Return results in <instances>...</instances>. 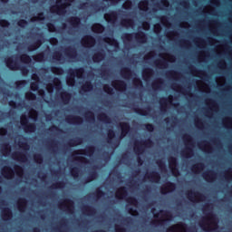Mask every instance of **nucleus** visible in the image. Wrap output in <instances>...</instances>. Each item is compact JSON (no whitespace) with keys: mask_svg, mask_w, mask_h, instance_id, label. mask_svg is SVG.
Segmentation results:
<instances>
[{"mask_svg":"<svg viewBox=\"0 0 232 232\" xmlns=\"http://www.w3.org/2000/svg\"><path fill=\"white\" fill-rule=\"evenodd\" d=\"M14 55L5 58V64L13 72L15 70H19L22 73V75L26 76L28 73H30V70L26 65H20L19 63H17V60H14Z\"/></svg>","mask_w":232,"mask_h":232,"instance_id":"nucleus-1","label":"nucleus"},{"mask_svg":"<svg viewBox=\"0 0 232 232\" xmlns=\"http://www.w3.org/2000/svg\"><path fill=\"white\" fill-rule=\"evenodd\" d=\"M133 37L137 41V43H140V44H144V43L148 41V36L146 35V33L142 31H139L137 33H125L124 34H122L121 39L124 43H126V41H131Z\"/></svg>","mask_w":232,"mask_h":232,"instance_id":"nucleus-2","label":"nucleus"},{"mask_svg":"<svg viewBox=\"0 0 232 232\" xmlns=\"http://www.w3.org/2000/svg\"><path fill=\"white\" fill-rule=\"evenodd\" d=\"M69 77L66 79V82L68 86H74L75 85V75L78 79H81L82 75H84V68L80 67L77 69H70L69 70Z\"/></svg>","mask_w":232,"mask_h":232,"instance_id":"nucleus-3","label":"nucleus"},{"mask_svg":"<svg viewBox=\"0 0 232 232\" xmlns=\"http://www.w3.org/2000/svg\"><path fill=\"white\" fill-rule=\"evenodd\" d=\"M213 208H211V204H206L203 206L202 211L205 215H207L208 222H210L211 226L214 227H218V224L217 223V216L212 212Z\"/></svg>","mask_w":232,"mask_h":232,"instance_id":"nucleus-4","label":"nucleus"},{"mask_svg":"<svg viewBox=\"0 0 232 232\" xmlns=\"http://www.w3.org/2000/svg\"><path fill=\"white\" fill-rule=\"evenodd\" d=\"M66 2L63 4V0H57L56 5L51 8V12L56 13L58 15L66 13V6H70L71 3L75 0H65Z\"/></svg>","mask_w":232,"mask_h":232,"instance_id":"nucleus-5","label":"nucleus"},{"mask_svg":"<svg viewBox=\"0 0 232 232\" xmlns=\"http://www.w3.org/2000/svg\"><path fill=\"white\" fill-rule=\"evenodd\" d=\"M20 124L25 133H34L35 130H37L35 123H30L26 115L21 116Z\"/></svg>","mask_w":232,"mask_h":232,"instance_id":"nucleus-6","label":"nucleus"},{"mask_svg":"<svg viewBox=\"0 0 232 232\" xmlns=\"http://www.w3.org/2000/svg\"><path fill=\"white\" fill-rule=\"evenodd\" d=\"M153 144V141L149 139L145 140H136L134 142V152L137 153L138 155H140L144 153V150L146 148H150Z\"/></svg>","mask_w":232,"mask_h":232,"instance_id":"nucleus-7","label":"nucleus"},{"mask_svg":"<svg viewBox=\"0 0 232 232\" xmlns=\"http://www.w3.org/2000/svg\"><path fill=\"white\" fill-rule=\"evenodd\" d=\"M168 162L169 168L171 170L172 175H174V177H179V175H180V172L179 171V168H177V166H179V161L177 160V158L169 157L168 159Z\"/></svg>","mask_w":232,"mask_h":232,"instance_id":"nucleus-8","label":"nucleus"},{"mask_svg":"<svg viewBox=\"0 0 232 232\" xmlns=\"http://www.w3.org/2000/svg\"><path fill=\"white\" fill-rule=\"evenodd\" d=\"M168 104H173V95H169L168 98L161 97L160 99V110L161 113H166V111H168Z\"/></svg>","mask_w":232,"mask_h":232,"instance_id":"nucleus-9","label":"nucleus"},{"mask_svg":"<svg viewBox=\"0 0 232 232\" xmlns=\"http://www.w3.org/2000/svg\"><path fill=\"white\" fill-rule=\"evenodd\" d=\"M53 84H49L46 87L48 93H53L54 88L57 92H59V90H63V82H61V79L55 77L53 78Z\"/></svg>","mask_w":232,"mask_h":232,"instance_id":"nucleus-10","label":"nucleus"},{"mask_svg":"<svg viewBox=\"0 0 232 232\" xmlns=\"http://www.w3.org/2000/svg\"><path fill=\"white\" fill-rule=\"evenodd\" d=\"M81 43L82 46H85L87 48H92L95 46V43H97V41L95 40V37L92 36V34H87L82 37Z\"/></svg>","mask_w":232,"mask_h":232,"instance_id":"nucleus-11","label":"nucleus"},{"mask_svg":"<svg viewBox=\"0 0 232 232\" xmlns=\"http://www.w3.org/2000/svg\"><path fill=\"white\" fill-rule=\"evenodd\" d=\"M187 197L190 202H195V198H198L199 200H206V195L198 192V191H193L189 190L187 192Z\"/></svg>","mask_w":232,"mask_h":232,"instance_id":"nucleus-12","label":"nucleus"},{"mask_svg":"<svg viewBox=\"0 0 232 232\" xmlns=\"http://www.w3.org/2000/svg\"><path fill=\"white\" fill-rule=\"evenodd\" d=\"M119 17V14L117 11H111L104 14V19L109 23V24H115L117 23V19Z\"/></svg>","mask_w":232,"mask_h":232,"instance_id":"nucleus-13","label":"nucleus"},{"mask_svg":"<svg viewBox=\"0 0 232 232\" xmlns=\"http://www.w3.org/2000/svg\"><path fill=\"white\" fill-rule=\"evenodd\" d=\"M95 153V146L91 145L85 148V150L74 151V155H86L87 157H92Z\"/></svg>","mask_w":232,"mask_h":232,"instance_id":"nucleus-14","label":"nucleus"},{"mask_svg":"<svg viewBox=\"0 0 232 232\" xmlns=\"http://www.w3.org/2000/svg\"><path fill=\"white\" fill-rule=\"evenodd\" d=\"M177 189V185L171 181H168L165 187L160 188L161 195H166V193H169V191H175Z\"/></svg>","mask_w":232,"mask_h":232,"instance_id":"nucleus-15","label":"nucleus"},{"mask_svg":"<svg viewBox=\"0 0 232 232\" xmlns=\"http://www.w3.org/2000/svg\"><path fill=\"white\" fill-rule=\"evenodd\" d=\"M202 177L207 182H213L217 179V172H215L213 169H210L207 172H204Z\"/></svg>","mask_w":232,"mask_h":232,"instance_id":"nucleus-16","label":"nucleus"},{"mask_svg":"<svg viewBox=\"0 0 232 232\" xmlns=\"http://www.w3.org/2000/svg\"><path fill=\"white\" fill-rule=\"evenodd\" d=\"M64 54L69 59H75L77 57V49H75L73 46H68L64 50Z\"/></svg>","mask_w":232,"mask_h":232,"instance_id":"nucleus-17","label":"nucleus"},{"mask_svg":"<svg viewBox=\"0 0 232 232\" xmlns=\"http://www.w3.org/2000/svg\"><path fill=\"white\" fill-rule=\"evenodd\" d=\"M68 124H82L83 120L81 116L70 115L65 119Z\"/></svg>","mask_w":232,"mask_h":232,"instance_id":"nucleus-18","label":"nucleus"},{"mask_svg":"<svg viewBox=\"0 0 232 232\" xmlns=\"http://www.w3.org/2000/svg\"><path fill=\"white\" fill-rule=\"evenodd\" d=\"M121 139H124V137H126V135L130 133V130H131V126H130V123L128 122H121Z\"/></svg>","mask_w":232,"mask_h":232,"instance_id":"nucleus-19","label":"nucleus"},{"mask_svg":"<svg viewBox=\"0 0 232 232\" xmlns=\"http://www.w3.org/2000/svg\"><path fill=\"white\" fill-rule=\"evenodd\" d=\"M111 86L116 90H121V91L126 90V88L128 87V85L126 84V82L122 80H116L112 82Z\"/></svg>","mask_w":232,"mask_h":232,"instance_id":"nucleus-20","label":"nucleus"},{"mask_svg":"<svg viewBox=\"0 0 232 232\" xmlns=\"http://www.w3.org/2000/svg\"><path fill=\"white\" fill-rule=\"evenodd\" d=\"M2 175L5 179H13L14 178V169L12 167L5 166L2 169Z\"/></svg>","mask_w":232,"mask_h":232,"instance_id":"nucleus-21","label":"nucleus"},{"mask_svg":"<svg viewBox=\"0 0 232 232\" xmlns=\"http://www.w3.org/2000/svg\"><path fill=\"white\" fill-rule=\"evenodd\" d=\"M146 177L149 179V180L156 182V184L160 182V174L155 170L149 173Z\"/></svg>","mask_w":232,"mask_h":232,"instance_id":"nucleus-22","label":"nucleus"},{"mask_svg":"<svg viewBox=\"0 0 232 232\" xmlns=\"http://www.w3.org/2000/svg\"><path fill=\"white\" fill-rule=\"evenodd\" d=\"M67 22L72 28H79V26H81V18L79 16H71L68 18Z\"/></svg>","mask_w":232,"mask_h":232,"instance_id":"nucleus-23","label":"nucleus"},{"mask_svg":"<svg viewBox=\"0 0 232 232\" xmlns=\"http://www.w3.org/2000/svg\"><path fill=\"white\" fill-rule=\"evenodd\" d=\"M12 158L14 160H19L20 162H26V160H28L26 154H24V152H19V151L13 153Z\"/></svg>","mask_w":232,"mask_h":232,"instance_id":"nucleus-24","label":"nucleus"},{"mask_svg":"<svg viewBox=\"0 0 232 232\" xmlns=\"http://www.w3.org/2000/svg\"><path fill=\"white\" fill-rule=\"evenodd\" d=\"M154 72L152 68L147 67L142 70L141 75L143 81H150L151 79V75H153Z\"/></svg>","mask_w":232,"mask_h":232,"instance_id":"nucleus-25","label":"nucleus"},{"mask_svg":"<svg viewBox=\"0 0 232 232\" xmlns=\"http://www.w3.org/2000/svg\"><path fill=\"white\" fill-rule=\"evenodd\" d=\"M43 45V41L41 39H37L33 44H29L27 47L28 52H35V50H39Z\"/></svg>","mask_w":232,"mask_h":232,"instance_id":"nucleus-26","label":"nucleus"},{"mask_svg":"<svg viewBox=\"0 0 232 232\" xmlns=\"http://www.w3.org/2000/svg\"><path fill=\"white\" fill-rule=\"evenodd\" d=\"M106 57V53H104V51H98L92 55V61L93 63H101V61H104Z\"/></svg>","mask_w":232,"mask_h":232,"instance_id":"nucleus-27","label":"nucleus"},{"mask_svg":"<svg viewBox=\"0 0 232 232\" xmlns=\"http://www.w3.org/2000/svg\"><path fill=\"white\" fill-rule=\"evenodd\" d=\"M82 138L81 137H76L74 139H71L68 143L67 146H69L70 148H75V146H81V144H82Z\"/></svg>","mask_w":232,"mask_h":232,"instance_id":"nucleus-28","label":"nucleus"},{"mask_svg":"<svg viewBox=\"0 0 232 232\" xmlns=\"http://www.w3.org/2000/svg\"><path fill=\"white\" fill-rule=\"evenodd\" d=\"M60 97L62 100V102H63V104H69L70 101H72V93L63 91L60 93Z\"/></svg>","mask_w":232,"mask_h":232,"instance_id":"nucleus-29","label":"nucleus"},{"mask_svg":"<svg viewBox=\"0 0 232 232\" xmlns=\"http://www.w3.org/2000/svg\"><path fill=\"white\" fill-rule=\"evenodd\" d=\"M82 210L83 211V213H86V215H88L89 217H92L97 213V210L95 209V208L90 205H84L82 208Z\"/></svg>","mask_w":232,"mask_h":232,"instance_id":"nucleus-30","label":"nucleus"},{"mask_svg":"<svg viewBox=\"0 0 232 232\" xmlns=\"http://www.w3.org/2000/svg\"><path fill=\"white\" fill-rule=\"evenodd\" d=\"M125 197H128V188L126 187H121L118 189V191L115 194L116 198L122 199Z\"/></svg>","mask_w":232,"mask_h":232,"instance_id":"nucleus-31","label":"nucleus"},{"mask_svg":"<svg viewBox=\"0 0 232 232\" xmlns=\"http://www.w3.org/2000/svg\"><path fill=\"white\" fill-rule=\"evenodd\" d=\"M26 204H28V200H26V198H19V200L17 202V208H18V210L20 211V213H24V211H25Z\"/></svg>","mask_w":232,"mask_h":232,"instance_id":"nucleus-32","label":"nucleus"},{"mask_svg":"<svg viewBox=\"0 0 232 232\" xmlns=\"http://www.w3.org/2000/svg\"><path fill=\"white\" fill-rule=\"evenodd\" d=\"M99 177L97 170H92L87 178L84 179V184H90V182H93Z\"/></svg>","mask_w":232,"mask_h":232,"instance_id":"nucleus-33","label":"nucleus"},{"mask_svg":"<svg viewBox=\"0 0 232 232\" xmlns=\"http://www.w3.org/2000/svg\"><path fill=\"white\" fill-rule=\"evenodd\" d=\"M135 113L140 115L141 117H148V111H151L150 107H147L146 109H140L139 107L134 108Z\"/></svg>","mask_w":232,"mask_h":232,"instance_id":"nucleus-34","label":"nucleus"},{"mask_svg":"<svg viewBox=\"0 0 232 232\" xmlns=\"http://www.w3.org/2000/svg\"><path fill=\"white\" fill-rule=\"evenodd\" d=\"M92 90H93V83H92L90 81H86L81 87V92L83 93L92 92Z\"/></svg>","mask_w":232,"mask_h":232,"instance_id":"nucleus-35","label":"nucleus"},{"mask_svg":"<svg viewBox=\"0 0 232 232\" xmlns=\"http://www.w3.org/2000/svg\"><path fill=\"white\" fill-rule=\"evenodd\" d=\"M12 209H10V208H4L2 209L3 220H10V218H12Z\"/></svg>","mask_w":232,"mask_h":232,"instance_id":"nucleus-36","label":"nucleus"},{"mask_svg":"<svg viewBox=\"0 0 232 232\" xmlns=\"http://www.w3.org/2000/svg\"><path fill=\"white\" fill-rule=\"evenodd\" d=\"M121 75L123 79H130L131 77V69L130 67L121 68Z\"/></svg>","mask_w":232,"mask_h":232,"instance_id":"nucleus-37","label":"nucleus"},{"mask_svg":"<svg viewBox=\"0 0 232 232\" xmlns=\"http://www.w3.org/2000/svg\"><path fill=\"white\" fill-rule=\"evenodd\" d=\"M92 31L94 34H102L104 32V25L102 24H94L92 25Z\"/></svg>","mask_w":232,"mask_h":232,"instance_id":"nucleus-38","label":"nucleus"},{"mask_svg":"<svg viewBox=\"0 0 232 232\" xmlns=\"http://www.w3.org/2000/svg\"><path fill=\"white\" fill-rule=\"evenodd\" d=\"M19 59L24 64H31L32 63V56L28 55L27 53L20 54Z\"/></svg>","mask_w":232,"mask_h":232,"instance_id":"nucleus-39","label":"nucleus"},{"mask_svg":"<svg viewBox=\"0 0 232 232\" xmlns=\"http://www.w3.org/2000/svg\"><path fill=\"white\" fill-rule=\"evenodd\" d=\"M98 120H100L102 122H105V124H110V122H111L110 116L104 112H102L98 115Z\"/></svg>","mask_w":232,"mask_h":232,"instance_id":"nucleus-40","label":"nucleus"},{"mask_svg":"<svg viewBox=\"0 0 232 232\" xmlns=\"http://www.w3.org/2000/svg\"><path fill=\"white\" fill-rule=\"evenodd\" d=\"M204 168H206V165H204L203 162H199L192 166L191 171H193L194 173H197L198 171H202Z\"/></svg>","mask_w":232,"mask_h":232,"instance_id":"nucleus-41","label":"nucleus"},{"mask_svg":"<svg viewBox=\"0 0 232 232\" xmlns=\"http://www.w3.org/2000/svg\"><path fill=\"white\" fill-rule=\"evenodd\" d=\"M182 140L188 146H193V138L191 137V135L186 133L182 136Z\"/></svg>","mask_w":232,"mask_h":232,"instance_id":"nucleus-42","label":"nucleus"},{"mask_svg":"<svg viewBox=\"0 0 232 232\" xmlns=\"http://www.w3.org/2000/svg\"><path fill=\"white\" fill-rule=\"evenodd\" d=\"M85 119L87 122H95V114L92 111L85 112Z\"/></svg>","mask_w":232,"mask_h":232,"instance_id":"nucleus-43","label":"nucleus"},{"mask_svg":"<svg viewBox=\"0 0 232 232\" xmlns=\"http://www.w3.org/2000/svg\"><path fill=\"white\" fill-rule=\"evenodd\" d=\"M164 84V80L159 78L157 81L152 82V90H160V86Z\"/></svg>","mask_w":232,"mask_h":232,"instance_id":"nucleus-44","label":"nucleus"},{"mask_svg":"<svg viewBox=\"0 0 232 232\" xmlns=\"http://www.w3.org/2000/svg\"><path fill=\"white\" fill-rule=\"evenodd\" d=\"M198 224L203 231H211V225L206 222V220L199 221Z\"/></svg>","mask_w":232,"mask_h":232,"instance_id":"nucleus-45","label":"nucleus"},{"mask_svg":"<svg viewBox=\"0 0 232 232\" xmlns=\"http://www.w3.org/2000/svg\"><path fill=\"white\" fill-rule=\"evenodd\" d=\"M51 72L54 73V75H63L64 69H63V67L52 66Z\"/></svg>","mask_w":232,"mask_h":232,"instance_id":"nucleus-46","label":"nucleus"},{"mask_svg":"<svg viewBox=\"0 0 232 232\" xmlns=\"http://www.w3.org/2000/svg\"><path fill=\"white\" fill-rule=\"evenodd\" d=\"M154 64L156 66H160L161 68H168V60H166V58H163L162 60H156Z\"/></svg>","mask_w":232,"mask_h":232,"instance_id":"nucleus-47","label":"nucleus"},{"mask_svg":"<svg viewBox=\"0 0 232 232\" xmlns=\"http://www.w3.org/2000/svg\"><path fill=\"white\" fill-rule=\"evenodd\" d=\"M121 26L131 27L135 24V22L133 21V19L127 18V19H122L121 22Z\"/></svg>","mask_w":232,"mask_h":232,"instance_id":"nucleus-48","label":"nucleus"},{"mask_svg":"<svg viewBox=\"0 0 232 232\" xmlns=\"http://www.w3.org/2000/svg\"><path fill=\"white\" fill-rule=\"evenodd\" d=\"M80 171H81V169H79V167H73V168L70 169V173L73 177V179L79 178Z\"/></svg>","mask_w":232,"mask_h":232,"instance_id":"nucleus-49","label":"nucleus"},{"mask_svg":"<svg viewBox=\"0 0 232 232\" xmlns=\"http://www.w3.org/2000/svg\"><path fill=\"white\" fill-rule=\"evenodd\" d=\"M190 70H191V72H197V73H198V75H202L203 79L205 81H206V79H209V76L208 75V73H206V72H204V71H197L195 66H190Z\"/></svg>","mask_w":232,"mask_h":232,"instance_id":"nucleus-50","label":"nucleus"},{"mask_svg":"<svg viewBox=\"0 0 232 232\" xmlns=\"http://www.w3.org/2000/svg\"><path fill=\"white\" fill-rule=\"evenodd\" d=\"M107 137H108L107 142L109 144H111V140H113V139H115V130H109L108 133H107Z\"/></svg>","mask_w":232,"mask_h":232,"instance_id":"nucleus-51","label":"nucleus"},{"mask_svg":"<svg viewBox=\"0 0 232 232\" xmlns=\"http://www.w3.org/2000/svg\"><path fill=\"white\" fill-rule=\"evenodd\" d=\"M34 160L36 162V164H43L44 158L43 157V154H34Z\"/></svg>","mask_w":232,"mask_h":232,"instance_id":"nucleus-52","label":"nucleus"},{"mask_svg":"<svg viewBox=\"0 0 232 232\" xmlns=\"http://www.w3.org/2000/svg\"><path fill=\"white\" fill-rule=\"evenodd\" d=\"M133 2H131V0H126L122 5L123 10H131Z\"/></svg>","mask_w":232,"mask_h":232,"instance_id":"nucleus-53","label":"nucleus"},{"mask_svg":"<svg viewBox=\"0 0 232 232\" xmlns=\"http://www.w3.org/2000/svg\"><path fill=\"white\" fill-rule=\"evenodd\" d=\"M25 99L27 101H35V99H37V95L32 92H28L25 93Z\"/></svg>","mask_w":232,"mask_h":232,"instance_id":"nucleus-54","label":"nucleus"},{"mask_svg":"<svg viewBox=\"0 0 232 232\" xmlns=\"http://www.w3.org/2000/svg\"><path fill=\"white\" fill-rule=\"evenodd\" d=\"M33 59L36 61V63H41L42 61H44V53H40L33 56Z\"/></svg>","mask_w":232,"mask_h":232,"instance_id":"nucleus-55","label":"nucleus"},{"mask_svg":"<svg viewBox=\"0 0 232 232\" xmlns=\"http://www.w3.org/2000/svg\"><path fill=\"white\" fill-rule=\"evenodd\" d=\"M61 188H64V182L63 181H58L50 187L51 189H61Z\"/></svg>","mask_w":232,"mask_h":232,"instance_id":"nucleus-56","label":"nucleus"},{"mask_svg":"<svg viewBox=\"0 0 232 232\" xmlns=\"http://www.w3.org/2000/svg\"><path fill=\"white\" fill-rule=\"evenodd\" d=\"M132 82L136 88H142L144 86L140 78H134Z\"/></svg>","mask_w":232,"mask_h":232,"instance_id":"nucleus-57","label":"nucleus"},{"mask_svg":"<svg viewBox=\"0 0 232 232\" xmlns=\"http://www.w3.org/2000/svg\"><path fill=\"white\" fill-rule=\"evenodd\" d=\"M104 195H106V193L104 191L101 190V188H97L95 193L93 194V196L97 199L102 198V197H104Z\"/></svg>","mask_w":232,"mask_h":232,"instance_id":"nucleus-58","label":"nucleus"},{"mask_svg":"<svg viewBox=\"0 0 232 232\" xmlns=\"http://www.w3.org/2000/svg\"><path fill=\"white\" fill-rule=\"evenodd\" d=\"M103 92H105V93H108V95H113V88H111L110 85L105 84L103 86Z\"/></svg>","mask_w":232,"mask_h":232,"instance_id":"nucleus-59","label":"nucleus"},{"mask_svg":"<svg viewBox=\"0 0 232 232\" xmlns=\"http://www.w3.org/2000/svg\"><path fill=\"white\" fill-rule=\"evenodd\" d=\"M28 24V21H26L25 19H20L17 21V26H19L20 28H26Z\"/></svg>","mask_w":232,"mask_h":232,"instance_id":"nucleus-60","label":"nucleus"},{"mask_svg":"<svg viewBox=\"0 0 232 232\" xmlns=\"http://www.w3.org/2000/svg\"><path fill=\"white\" fill-rule=\"evenodd\" d=\"M126 200L128 204H131L132 206H137V204H139V200L136 199L135 197H130Z\"/></svg>","mask_w":232,"mask_h":232,"instance_id":"nucleus-61","label":"nucleus"},{"mask_svg":"<svg viewBox=\"0 0 232 232\" xmlns=\"http://www.w3.org/2000/svg\"><path fill=\"white\" fill-rule=\"evenodd\" d=\"M184 154L187 158L193 157V149L191 147H187L186 151H183V155Z\"/></svg>","mask_w":232,"mask_h":232,"instance_id":"nucleus-62","label":"nucleus"},{"mask_svg":"<svg viewBox=\"0 0 232 232\" xmlns=\"http://www.w3.org/2000/svg\"><path fill=\"white\" fill-rule=\"evenodd\" d=\"M140 10L146 12L148 10V1H142L139 4Z\"/></svg>","mask_w":232,"mask_h":232,"instance_id":"nucleus-63","label":"nucleus"},{"mask_svg":"<svg viewBox=\"0 0 232 232\" xmlns=\"http://www.w3.org/2000/svg\"><path fill=\"white\" fill-rule=\"evenodd\" d=\"M46 26H47V29L49 32H51V33L57 32V28L55 27V24H53L52 23H47Z\"/></svg>","mask_w":232,"mask_h":232,"instance_id":"nucleus-64","label":"nucleus"}]
</instances>
